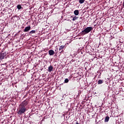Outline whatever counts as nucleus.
Here are the masks:
<instances>
[{
	"instance_id": "f257e3e1",
	"label": "nucleus",
	"mask_w": 124,
	"mask_h": 124,
	"mask_svg": "<svg viewBox=\"0 0 124 124\" xmlns=\"http://www.w3.org/2000/svg\"><path fill=\"white\" fill-rule=\"evenodd\" d=\"M29 104V100L26 99L19 105V109L17 113L19 115H22L27 110V106Z\"/></svg>"
},
{
	"instance_id": "f03ea898",
	"label": "nucleus",
	"mask_w": 124,
	"mask_h": 124,
	"mask_svg": "<svg viewBox=\"0 0 124 124\" xmlns=\"http://www.w3.org/2000/svg\"><path fill=\"white\" fill-rule=\"evenodd\" d=\"M93 29V27H88L84 30L82 31L80 34L82 35H84L90 32Z\"/></svg>"
},
{
	"instance_id": "7ed1b4c3",
	"label": "nucleus",
	"mask_w": 124,
	"mask_h": 124,
	"mask_svg": "<svg viewBox=\"0 0 124 124\" xmlns=\"http://www.w3.org/2000/svg\"><path fill=\"white\" fill-rule=\"evenodd\" d=\"M7 56V53L6 52H3L0 53V61H2V60H3L4 58H5Z\"/></svg>"
},
{
	"instance_id": "20e7f679",
	"label": "nucleus",
	"mask_w": 124,
	"mask_h": 124,
	"mask_svg": "<svg viewBox=\"0 0 124 124\" xmlns=\"http://www.w3.org/2000/svg\"><path fill=\"white\" fill-rule=\"evenodd\" d=\"M48 54L49 56H54L55 54V52L54 50L50 49L48 51Z\"/></svg>"
},
{
	"instance_id": "39448f33",
	"label": "nucleus",
	"mask_w": 124,
	"mask_h": 124,
	"mask_svg": "<svg viewBox=\"0 0 124 124\" xmlns=\"http://www.w3.org/2000/svg\"><path fill=\"white\" fill-rule=\"evenodd\" d=\"M53 69H54L53 66L52 65H50L48 67V72L49 73H51V72L53 71Z\"/></svg>"
},
{
	"instance_id": "423d86ee",
	"label": "nucleus",
	"mask_w": 124,
	"mask_h": 124,
	"mask_svg": "<svg viewBox=\"0 0 124 124\" xmlns=\"http://www.w3.org/2000/svg\"><path fill=\"white\" fill-rule=\"evenodd\" d=\"M31 29V26H28L25 28L24 30V32H27L29 31H30Z\"/></svg>"
},
{
	"instance_id": "0eeeda50",
	"label": "nucleus",
	"mask_w": 124,
	"mask_h": 124,
	"mask_svg": "<svg viewBox=\"0 0 124 124\" xmlns=\"http://www.w3.org/2000/svg\"><path fill=\"white\" fill-rule=\"evenodd\" d=\"M65 48V46H61L59 48V51H61V53L63 52V49Z\"/></svg>"
},
{
	"instance_id": "6e6552de",
	"label": "nucleus",
	"mask_w": 124,
	"mask_h": 124,
	"mask_svg": "<svg viewBox=\"0 0 124 124\" xmlns=\"http://www.w3.org/2000/svg\"><path fill=\"white\" fill-rule=\"evenodd\" d=\"M110 119V117L109 116H106L105 119V123H108L109 122V120Z\"/></svg>"
},
{
	"instance_id": "1a4fd4ad",
	"label": "nucleus",
	"mask_w": 124,
	"mask_h": 124,
	"mask_svg": "<svg viewBox=\"0 0 124 124\" xmlns=\"http://www.w3.org/2000/svg\"><path fill=\"white\" fill-rule=\"evenodd\" d=\"M104 83V80L99 79L98 81V85H101Z\"/></svg>"
},
{
	"instance_id": "9d476101",
	"label": "nucleus",
	"mask_w": 124,
	"mask_h": 124,
	"mask_svg": "<svg viewBox=\"0 0 124 124\" xmlns=\"http://www.w3.org/2000/svg\"><path fill=\"white\" fill-rule=\"evenodd\" d=\"M74 14L76 16H78L79 15V11L78 10H76L74 12Z\"/></svg>"
},
{
	"instance_id": "9b49d317",
	"label": "nucleus",
	"mask_w": 124,
	"mask_h": 124,
	"mask_svg": "<svg viewBox=\"0 0 124 124\" xmlns=\"http://www.w3.org/2000/svg\"><path fill=\"white\" fill-rule=\"evenodd\" d=\"M35 32H36L35 30H32V31H31L29 32V34L31 35L32 34L35 33Z\"/></svg>"
},
{
	"instance_id": "f8f14e48",
	"label": "nucleus",
	"mask_w": 124,
	"mask_h": 124,
	"mask_svg": "<svg viewBox=\"0 0 124 124\" xmlns=\"http://www.w3.org/2000/svg\"><path fill=\"white\" fill-rule=\"evenodd\" d=\"M16 8L18 9V10H20L21 9H22V6L20 4L17 5Z\"/></svg>"
},
{
	"instance_id": "ddd939ff",
	"label": "nucleus",
	"mask_w": 124,
	"mask_h": 124,
	"mask_svg": "<svg viewBox=\"0 0 124 124\" xmlns=\"http://www.w3.org/2000/svg\"><path fill=\"white\" fill-rule=\"evenodd\" d=\"M78 18V17H77V16H74V17L72 19V20L73 21H75Z\"/></svg>"
},
{
	"instance_id": "4468645a",
	"label": "nucleus",
	"mask_w": 124,
	"mask_h": 124,
	"mask_svg": "<svg viewBox=\"0 0 124 124\" xmlns=\"http://www.w3.org/2000/svg\"><path fill=\"white\" fill-rule=\"evenodd\" d=\"M69 81L68 78H65L64 80V83H68Z\"/></svg>"
},
{
	"instance_id": "2eb2a0df",
	"label": "nucleus",
	"mask_w": 124,
	"mask_h": 124,
	"mask_svg": "<svg viewBox=\"0 0 124 124\" xmlns=\"http://www.w3.org/2000/svg\"><path fill=\"white\" fill-rule=\"evenodd\" d=\"M85 0H79V2L80 4H82L85 2Z\"/></svg>"
},
{
	"instance_id": "dca6fc26",
	"label": "nucleus",
	"mask_w": 124,
	"mask_h": 124,
	"mask_svg": "<svg viewBox=\"0 0 124 124\" xmlns=\"http://www.w3.org/2000/svg\"><path fill=\"white\" fill-rule=\"evenodd\" d=\"M76 124H79V123H78V122H77V123H76Z\"/></svg>"
},
{
	"instance_id": "f3484780",
	"label": "nucleus",
	"mask_w": 124,
	"mask_h": 124,
	"mask_svg": "<svg viewBox=\"0 0 124 124\" xmlns=\"http://www.w3.org/2000/svg\"><path fill=\"white\" fill-rule=\"evenodd\" d=\"M123 7H124V1L123 2Z\"/></svg>"
},
{
	"instance_id": "a211bd4d",
	"label": "nucleus",
	"mask_w": 124,
	"mask_h": 124,
	"mask_svg": "<svg viewBox=\"0 0 124 124\" xmlns=\"http://www.w3.org/2000/svg\"><path fill=\"white\" fill-rule=\"evenodd\" d=\"M79 19H82V17H79Z\"/></svg>"
},
{
	"instance_id": "6ab92c4d",
	"label": "nucleus",
	"mask_w": 124,
	"mask_h": 124,
	"mask_svg": "<svg viewBox=\"0 0 124 124\" xmlns=\"http://www.w3.org/2000/svg\"><path fill=\"white\" fill-rule=\"evenodd\" d=\"M71 17H73V16H71Z\"/></svg>"
}]
</instances>
